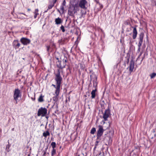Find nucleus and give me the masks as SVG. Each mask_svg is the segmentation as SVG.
I'll return each instance as SVG.
<instances>
[{"mask_svg":"<svg viewBox=\"0 0 156 156\" xmlns=\"http://www.w3.org/2000/svg\"><path fill=\"white\" fill-rule=\"evenodd\" d=\"M55 80L56 82V90L55 91V93L57 96L59 94L60 90V88L62 78L60 75L59 70H58L55 74Z\"/></svg>","mask_w":156,"mask_h":156,"instance_id":"obj_1","label":"nucleus"},{"mask_svg":"<svg viewBox=\"0 0 156 156\" xmlns=\"http://www.w3.org/2000/svg\"><path fill=\"white\" fill-rule=\"evenodd\" d=\"M110 133H107L104 135L103 140L106 145H110L112 144V140L111 137L110 136Z\"/></svg>","mask_w":156,"mask_h":156,"instance_id":"obj_2","label":"nucleus"},{"mask_svg":"<svg viewBox=\"0 0 156 156\" xmlns=\"http://www.w3.org/2000/svg\"><path fill=\"white\" fill-rule=\"evenodd\" d=\"M21 91L18 88H16L15 89L13 92V97L14 100L16 101V103H17V100L19 98L21 97Z\"/></svg>","mask_w":156,"mask_h":156,"instance_id":"obj_3","label":"nucleus"},{"mask_svg":"<svg viewBox=\"0 0 156 156\" xmlns=\"http://www.w3.org/2000/svg\"><path fill=\"white\" fill-rule=\"evenodd\" d=\"M104 130L103 129L102 126L101 125L98 126V129L97 131V140H101V137L102 135Z\"/></svg>","mask_w":156,"mask_h":156,"instance_id":"obj_4","label":"nucleus"},{"mask_svg":"<svg viewBox=\"0 0 156 156\" xmlns=\"http://www.w3.org/2000/svg\"><path fill=\"white\" fill-rule=\"evenodd\" d=\"M47 110L45 108L41 107L38 110L37 112V116H39L41 115L45 116L47 113Z\"/></svg>","mask_w":156,"mask_h":156,"instance_id":"obj_5","label":"nucleus"},{"mask_svg":"<svg viewBox=\"0 0 156 156\" xmlns=\"http://www.w3.org/2000/svg\"><path fill=\"white\" fill-rule=\"evenodd\" d=\"M144 36V33L143 32H141L140 33L139 36V42L138 44V52L140 51V47L142 45L143 37Z\"/></svg>","mask_w":156,"mask_h":156,"instance_id":"obj_6","label":"nucleus"},{"mask_svg":"<svg viewBox=\"0 0 156 156\" xmlns=\"http://www.w3.org/2000/svg\"><path fill=\"white\" fill-rule=\"evenodd\" d=\"M110 115V110L109 108L106 110L103 114V118L105 121L107 120V118Z\"/></svg>","mask_w":156,"mask_h":156,"instance_id":"obj_7","label":"nucleus"},{"mask_svg":"<svg viewBox=\"0 0 156 156\" xmlns=\"http://www.w3.org/2000/svg\"><path fill=\"white\" fill-rule=\"evenodd\" d=\"M20 42L24 45H27L30 43V41L27 38L22 37L20 40Z\"/></svg>","mask_w":156,"mask_h":156,"instance_id":"obj_8","label":"nucleus"},{"mask_svg":"<svg viewBox=\"0 0 156 156\" xmlns=\"http://www.w3.org/2000/svg\"><path fill=\"white\" fill-rule=\"evenodd\" d=\"M20 45V43L18 40H14L12 43L13 47L15 49H17L18 48Z\"/></svg>","mask_w":156,"mask_h":156,"instance_id":"obj_9","label":"nucleus"},{"mask_svg":"<svg viewBox=\"0 0 156 156\" xmlns=\"http://www.w3.org/2000/svg\"><path fill=\"white\" fill-rule=\"evenodd\" d=\"M87 2L86 0H80L79 4V6L82 8L86 9L85 5Z\"/></svg>","mask_w":156,"mask_h":156,"instance_id":"obj_10","label":"nucleus"},{"mask_svg":"<svg viewBox=\"0 0 156 156\" xmlns=\"http://www.w3.org/2000/svg\"><path fill=\"white\" fill-rule=\"evenodd\" d=\"M56 59L57 60L56 61V65L59 68H62L63 67H64L65 66H62L61 64V60H60V58H56Z\"/></svg>","mask_w":156,"mask_h":156,"instance_id":"obj_11","label":"nucleus"},{"mask_svg":"<svg viewBox=\"0 0 156 156\" xmlns=\"http://www.w3.org/2000/svg\"><path fill=\"white\" fill-rule=\"evenodd\" d=\"M132 28H133V38L135 39L136 38L137 34L136 29V27H132Z\"/></svg>","mask_w":156,"mask_h":156,"instance_id":"obj_12","label":"nucleus"},{"mask_svg":"<svg viewBox=\"0 0 156 156\" xmlns=\"http://www.w3.org/2000/svg\"><path fill=\"white\" fill-rule=\"evenodd\" d=\"M66 1L65 0H64L63 1L62 4L60 6V9L62 10V13H64L65 11V9L66 7Z\"/></svg>","mask_w":156,"mask_h":156,"instance_id":"obj_13","label":"nucleus"},{"mask_svg":"<svg viewBox=\"0 0 156 156\" xmlns=\"http://www.w3.org/2000/svg\"><path fill=\"white\" fill-rule=\"evenodd\" d=\"M134 61L133 60L131 61L130 64H129V71L130 72L133 71L134 67Z\"/></svg>","mask_w":156,"mask_h":156,"instance_id":"obj_14","label":"nucleus"},{"mask_svg":"<svg viewBox=\"0 0 156 156\" xmlns=\"http://www.w3.org/2000/svg\"><path fill=\"white\" fill-rule=\"evenodd\" d=\"M97 91L96 89L93 90L91 92V98H95L96 96V91Z\"/></svg>","mask_w":156,"mask_h":156,"instance_id":"obj_15","label":"nucleus"},{"mask_svg":"<svg viewBox=\"0 0 156 156\" xmlns=\"http://www.w3.org/2000/svg\"><path fill=\"white\" fill-rule=\"evenodd\" d=\"M44 96H43L42 94H41L38 98V101L39 102H42L44 101L43 98Z\"/></svg>","mask_w":156,"mask_h":156,"instance_id":"obj_16","label":"nucleus"},{"mask_svg":"<svg viewBox=\"0 0 156 156\" xmlns=\"http://www.w3.org/2000/svg\"><path fill=\"white\" fill-rule=\"evenodd\" d=\"M55 23L57 24H60L62 23L61 18L59 17L55 19Z\"/></svg>","mask_w":156,"mask_h":156,"instance_id":"obj_17","label":"nucleus"},{"mask_svg":"<svg viewBox=\"0 0 156 156\" xmlns=\"http://www.w3.org/2000/svg\"><path fill=\"white\" fill-rule=\"evenodd\" d=\"M50 135V133L48 131H46L43 133V136L45 138H46L48 136H49Z\"/></svg>","mask_w":156,"mask_h":156,"instance_id":"obj_18","label":"nucleus"},{"mask_svg":"<svg viewBox=\"0 0 156 156\" xmlns=\"http://www.w3.org/2000/svg\"><path fill=\"white\" fill-rule=\"evenodd\" d=\"M38 9H35V12H34V19H36L37 17V15L39 14L38 13Z\"/></svg>","mask_w":156,"mask_h":156,"instance_id":"obj_19","label":"nucleus"},{"mask_svg":"<svg viewBox=\"0 0 156 156\" xmlns=\"http://www.w3.org/2000/svg\"><path fill=\"white\" fill-rule=\"evenodd\" d=\"M68 55V54L65 55H64L65 57L63 59V61L64 62H65V63H66L68 61V58L67 57Z\"/></svg>","mask_w":156,"mask_h":156,"instance_id":"obj_20","label":"nucleus"},{"mask_svg":"<svg viewBox=\"0 0 156 156\" xmlns=\"http://www.w3.org/2000/svg\"><path fill=\"white\" fill-rule=\"evenodd\" d=\"M46 47L47 51L48 54L52 51V49L51 48L50 46H46Z\"/></svg>","mask_w":156,"mask_h":156,"instance_id":"obj_21","label":"nucleus"},{"mask_svg":"<svg viewBox=\"0 0 156 156\" xmlns=\"http://www.w3.org/2000/svg\"><path fill=\"white\" fill-rule=\"evenodd\" d=\"M50 4L49 5L48 7V10L51 9L54 5V4L51 2H49Z\"/></svg>","mask_w":156,"mask_h":156,"instance_id":"obj_22","label":"nucleus"},{"mask_svg":"<svg viewBox=\"0 0 156 156\" xmlns=\"http://www.w3.org/2000/svg\"><path fill=\"white\" fill-rule=\"evenodd\" d=\"M52 149H55L56 147V144L55 142H52L51 144Z\"/></svg>","mask_w":156,"mask_h":156,"instance_id":"obj_23","label":"nucleus"},{"mask_svg":"<svg viewBox=\"0 0 156 156\" xmlns=\"http://www.w3.org/2000/svg\"><path fill=\"white\" fill-rule=\"evenodd\" d=\"M96 131V129L95 128L93 127L91 130L90 133L91 134H94Z\"/></svg>","mask_w":156,"mask_h":156,"instance_id":"obj_24","label":"nucleus"},{"mask_svg":"<svg viewBox=\"0 0 156 156\" xmlns=\"http://www.w3.org/2000/svg\"><path fill=\"white\" fill-rule=\"evenodd\" d=\"M102 155L103 156H110V154L107 151L103 152Z\"/></svg>","mask_w":156,"mask_h":156,"instance_id":"obj_25","label":"nucleus"},{"mask_svg":"<svg viewBox=\"0 0 156 156\" xmlns=\"http://www.w3.org/2000/svg\"><path fill=\"white\" fill-rule=\"evenodd\" d=\"M94 83H93V87H94V89H96V90H97V83L96 81L95 82H94Z\"/></svg>","mask_w":156,"mask_h":156,"instance_id":"obj_26","label":"nucleus"},{"mask_svg":"<svg viewBox=\"0 0 156 156\" xmlns=\"http://www.w3.org/2000/svg\"><path fill=\"white\" fill-rule=\"evenodd\" d=\"M51 154L52 156H53L55 154L56 150L55 149H52Z\"/></svg>","mask_w":156,"mask_h":156,"instance_id":"obj_27","label":"nucleus"},{"mask_svg":"<svg viewBox=\"0 0 156 156\" xmlns=\"http://www.w3.org/2000/svg\"><path fill=\"white\" fill-rule=\"evenodd\" d=\"M150 76L151 78H153L156 76V73H153L152 74H151Z\"/></svg>","mask_w":156,"mask_h":156,"instance_id":"obj_28","label":"nucleus"},{"mask_svg":"<svg viewBox=\"0 0 156 156\" xmlns=\"http://www.w3.org/2000/svg\"><path fill=\"white\" fill-rule=\"evenodd\" d=\"M10 147V145H9V144H8L6 146V150L8 152H9L10 151L9 149Z\"/></svg>","mask_w":156,"mask_h":156,"instance_id":"obj_29","label":"nucleus"},{"mask_svg":"<svg viewBox=\"0 0 156 156\" xmlns=\"http://www.w3.org/2000/svg\"><path fill=\"white\" fill-rule=\"evenodd\" d=\"M151 5L153 6H154L156 5V2L155 0H151Z\"/></svg>","mask_w":156,"mask_h":156,"instance_id":"obj_30","label":"nucleus"},{"mask_svg":"<svg viewBox=\"0 0 156 156\" xmlns=\"http://www.w3.org/2000/svg\"><path fill=\"white\" fill-rule=\"evenodd\" d=\"M47 148H46L45 150H44L42 152V156H45V154H46V152Z\"/></svg>","mask_w":156,"mask_h":156,"instance_id":"obj_31","label":"nucleus"},{"mask_svg":"<svg viewBox=\"0 0 156 156\" xmlns=\"http://www.w3.org/2000/svg\"><path fill=\"white\" fill-rule=\"evenodd\" d=\"M60 28L63 32H64L65 31V30L64 28V27L63 25L61 26L60 27Z\"/></svg>","mask_w":156,"mask_h":156,"instance_id":"obj_32","label":"nucleus"},{"mask_svg":"<svg viewBox=\"0 0 156 156\" xmlns=\"http://www.w3.org/2000/svg\"><path fill=\"white\" fill-rule=\"evenodd\" d=\"M53 99V100L55 101H57L58 100V98L57 96L54 97Z\"/></svg>","mask_w":156,"mask_h":156,"instance_id":"obj_33","label":"nucleus"},{"mask_svg":"<svg viewBox=\"0 0 156 156\" xmlns=\"http://www.w3.org/2000/svg\"><path fill=\"white\" fill-rule=\"evenodd\" d=\"M57 0H52L51 2L55 4L57 2Z\"/></svg>","mask_w":156,"mask_h":156,"instance_id":"obj_34","label":"nucleus"},{"mask_svg":"<svg viewBox=\"0 0 156 156\" xmlns=\"http://www.w3.org/2000/svg\"><path fill=\"white\" fill-rule=\"evenodd\" d=\"M129 57H128L127 58V61H126V63H127L128 64L129 62Z\"/></svg>","mask_w":156,"mask_h":156,"instance_id":"obj_35","label":"nucleus"},{"mask_svg":"<svg viewBox=\"0 0 156 156\" xmlns=\"http://www.w3.org/2000/svg\"><path fill=\"white\" fill-rule=\"evenodd\" d=\"M99 141H97V140L95 142V146H97L98 145V143Z\"/></svg>","mask_w":156,"mask_h":156,"instance_id":"obj_36","label":"nucleus"},{"mask_svg":"<svg viewBox=\"0 0 156 156\" xmlns=\"http://www.w3.org/2000/svg\"><path fill=\"white\" fill-rule=\"evenodd\" d=\"M21 14H23L24 15H26L25 14L22 13H18V16H20Z\"/></svg>","mask_w":156,"mask_h":156,"instance_id":"obj_37","label":"nucleus"},{"mask_svg":"<svg viewBox=\"0 0 156 156\" xmlns=\"http://www.w3.org/2000/svg\"><path fill=\"white\" fill-rule=\"evenodd\" d=\"M153 132L154 133L156 132V128L155 129H154L153 130ZM154 135V136H155L156 135V134H155Z\"/></svg>","mask_w":156,"mask_h":156,"instance_id":"obj_38","label":"nucleus"},{"mask_svg":"<svg viewBox=\"0 0 156 156\" xmlns=\"http://www.w3.org/2000/svg\"><path fill=\"white\" fill-rule=\"evenodd\" d=\"M52 86H53V87H55V89H56L55 91H56V86L55 85H54V84H52Z\"/></svg>","mask_w":156,"mask_h":156,"instance_id":"obj_39","label":"nucleus"},{"mask_svg":"<svg viewBox=\"0 0 156 156\" xmlns=\"http://www.w3.org/2000/svg\"><path fill=\"white\" fill-rule=\"evenodd\" d=\"M101 107H102V109H105V108H104V105H101Z\"/></svg>","mask_w":156,"mask_h":156,"instance_id":"obj_40","label":"nucleus"},{"mask_svg":"<svg viewBox=\"0 0 156 156\" xmlns=\"http://www.w3.org/2000/svg\"><path fill=\"white\" fill-rule=\"evenodd\" d=\"M86 14V12H82V15H85Z\"/></svg>","mask_w":156,"mask_h":156,"instance_id":"obj_41","label":"nucleus"},{"mask_svg":"<svg viewBox=\"0 0 156 156\" xmlns=\"http://www.w3.org/2000/svg\"><path fill=\"white\" fill-rule=\"evenodd\" d=\"M95 1L97 3H99V2L98 1H97V0H95Z\"/></svg>","mask_w":156,"mask_h":156,"instance_id":"obj_42","label":"nucleus"},{"mask_svg":"<svg viewBox=\"0 0 156 156\" xmlns=\"http://www.w3.org/2000/svg\"><path fill=\"white\" fill-rule=\"evenodd\" d=\"M97 146H95V147H94V150H95V148H96V147H97Z\"/></svg>","mask_w":156,"mask_h":156,"instance_id":"obj_43","label":"nucleus"},{"mask_svg":"<svg viewBox=\"0 0 156 156\" xmlns=\"http://www.w3.org/2000/svg\"><path fill=\"white\" fill-rule=\"evenodd\" d=\"M48 9H47L46 10V11H44V13H45V12H46L48 11Z\"/></svg>","mask_w":156,"mask_h":156,"instance_id":"obj_44","label":"nucleus"},{"mask_svg":"<svg viewBox=\"0 0 156 156\" xmlns=\"http://www.w3.org/2000/svg\"><path fill=\"white\" fill-rule=\"evenodd\" d=\"M73 30H71L70 31V32H71V33H72V32H73Z\"/></svg>","mask_w":156,"mask_h":156,"instance_id":"obj_45","label":"nucleus"},{"mask_svg":"<svg viewBox=\"0 0 156 156\" xmlns=\"http://www.w3.org/2000/svg\"><path fill=\"white\" fill-rule=\"evenodd\" d=\"M88 94H87V95L89 96H90L89 92H88Z\"/></svg>","mask_w":156,"mask_h":156,"instance_id":"obj_46","label":"nucleus"},{"mask_svg":"<svg viewBox=\"0 0 156 156\" xmlns=\"http://www.w3.org/2000/svg\"><path fill=\"white\" fill-rule=\"evenodd\" d=\"M101 153H100V154H99V155H98V156H101Z\"/></svg>","mask_w":156,"mask_h":156,"instance_id":"obj_47","label":"nucleus"},{"mask_svg":"<svg viewBox=\"0 0 156 156\" xmlns=\"http://www.w3.org/2000/svg\"><path fill=\"white\" fill-rule=\"evenodd\" d=\"M30 9H28V10L29 11H30Z\"/></svg>","mask_w":156,"mask_h":156,"instance_id":"obj_48","label":"nucleus"},{"mask_svg":"<svg viewBox=\"0 0 156 156\" xmlns=\"http://www.w3.org/2000/svg\"><path fill=\"white\" fill-rule=\"evenodd\" d=\"M69 10H70V8H69Z\"/></svg>","mask_w":156,"mask_h":156,"instance_id":"obj_49","label":"nucleus"},{"mask_svg":"<svg viewBox=\"0 0 156 156\" xmlns=\"http://www.w3.org/2000/svg\"><path fill=\"white\" fill-rule=\"evenodd\" d=\"M27 156H30V154H29Z\"/></svg>","mask_w":156,"mask_h":156,"instance_id":"obj_50","label":"nucleus"},{"mask_svg":"<svg viewBox=\"0 0 156 156\" xmlns=\"http://www.w3.org/2000/svg\"><path fill=\"white\" fill-rule=\"evenodd\" d=\"M141 53L140 54V55H139V56H140L141 55Z\"/></svg>","mask_w":156,"mask_h":156,"instance_id":"obj_51","label":"nucleus"},{"mask_svg":"<svg viewBox=\"0 0 156 156\" xmlns=\"http://www.w3.org/2000/svg\"><path fill=\"white\" fill-rule=\"evenodd\" d=\"M84 96H85V97H87V96H86V95H84Z\"/></svg>","mask_w":156,"mask_h":156,"instance_id":"obj_52","label":"nucleus"},{"mask_svg":"<svg viewBox=\"0 0 156 156\" xmlns=\"http://www.w3.org/2000/svg\"><path fill=\"white\" fill-rule=\"evenodd\" d=\"M73 31H74V30H75L74 29H73Z\"/></svg>","mask_w":156,"mask_h":156,"instance_id":"obj_53","label":"nucleus"}]
</instances>
